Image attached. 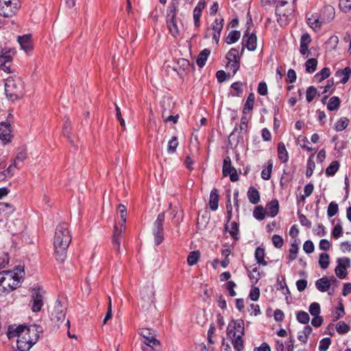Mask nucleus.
Instances as JSON below:
<instances>
[{"mask_svg":"<svg viewBox=\"0 0 351 351\" xmlns=\"http://www.w3.org/2000/svg\"><path fill=\"white\" fill-rule=\"evenodd\" d=\"M210 53V51L208 49H203L198 55L197 58L196 60V63L199 67L202 68Z\"/></svg>","mask_w":351,"mask_h":351,"instance_id":"27","label":"nucleus"},{"mask_svg":"<svg viewBox=\"0 0 351 351\" xmlns=\"http://www.w3.org/2000/svg\"><path fill=\"white\" fill-rule=\"evenodd\" d=\"M165 213L162 212L157 216L152 227V233L154 237V243L159 245L164 239L163 223L165 221Z\"/></svg>","mask_w":351,"mask_h":351,"instance_id":"7","label":"nucleus"},{"mask_svg":"<svg viewBox=\"0 0 351 351\" xmlns=\"http://www.w3.org/2000/svg\"><path fill=\"white\" fill-rule=\"evenodd\" d=\"M219 204V193L217 189L214 188L212 189L210 198H209V206L212 210H216L218 208Z\"/></svg>","mask_w":351,"mask_h":351,"instance_id":"23","label":"nucleus"},{"mask_svg":"<svg viewBox=\"0 0 351 351\" xmlns=\"http://www.w3.org/2000/svg\"><path fill=\"white\" fill-rule=\"evenodd\" d=\"M226 68L228 69H229L230 71H232V74L234 75L240 68V62H239V61H233V62L228 61L227 64H226Z\"/></svg>","mask_w":351,"mask_h":351,"instance_id":"56","label":"nucleus"},{"mask_svg":"<svg viewBox=\"0 0 351 351\" xmlns=\"http://www.w3.org/2000/svg\"><path fill=\"white\" fill-rule=\"evenodd\" d=\"M323 17L319 19L312 16L308 19V24L314 29H319L323 23H327L332 20L335 17V10L332 6L324 7L322 11Z\"/></svg>","mask_w":351,"mask_h":351,"instance_id":"5","label":"nucleus"},{"mask_svg":"<svg viewBox=\"0 0 351 351\" xmlns=\"http://www.w3.org/2000/svg\"><path fill=\"white\" fill-rule=\"evenodd\" d=\"M226 59L230 62H240L241 56L239 55V50L236 48L230 49L226 55Z\"/></svg>","mask_w":351,"mask_h":351,"instance_id":"37","label":"nucleus"},{"mask_svg":"<svg viewBox=\"0 0 351 351\" xmlns=\"http://www.w3.org/2000/svg\"><path fill=\"white\" fill-rule=\"evenodd\" d=\"M225 229L226 231H228L232 238L234 240H238L239 237L237 234L239 232V224L236 221H232L230 223V229H229V226L228 223L225 225Z\"/></svg>","mask_w":351,"mask_h":351,"instance_id":"30","label":"nucleus"},{"mask_svg":"<svg viewBox=\"0 0 351 351\" xmlns=\"http://www.w3.org/2000/svg\"><path fill=\"white\" fill-rule=\"evenodd\" d=\"M330 75V71L329 68L324 67L319 73L315 75V77L319 79V81L324 80L328 77Z\"/></svg>","mask_w":351,"mask_h":351,"instance_id":"54","label":"nucleus"},{"mask_svg":"<svg viewBox=\"0 0 351 351\" xmlns=\"http://www.w3.org/2000/svg\"><path fill=\"white\" fill-rule=\"evenodd\" d=\"M14 211V208L12 205L5 203L0 202V213H4L5 215H9Z\"/></svg>","mask_w":351,"mask_h":351,"instance_id":"46","label":"nucleus"},{"mask_svg":"<svg viewBox=\"0 0 351 351\" xmlns=\"http://www.w3.org/2000/svg\"><path fill=\"white\" fill-rule=\"evenodd\" d=\"M339 6L344 12L350 11L351 10V0H340Z\"/></svg>","mask_w":351,"mask_h":351,"instance_id":"60","label":"nucleus"},{"mask_svg":"<svg viewBox=\"0 0 351 351\" xmlns=\"http://www.w3.org/2000/svg\"><path fill=\"white\" fill-rule=\"evenodd\" d=\"M336 76L342 77L341 83L346 84L351 75V69L349 66L344 68L343 69L338 70L336 72Z\"/></svg>","mask_w":351,"mask_h":351,"instance_id":"29","label":"nucleus"},{"mask_svg":"<svg viewBox=\"0 0 351 351\" xmlns=\"http://www.w3.org/2000/svg\"><path fill=\"white\" fill-rule=\"evenodd\" d=\"M317 95V89L313 86H309L306 90V101L308 102H311L315 99V97H316Z\"/></svg>","mask_w":351,"mask_h":351,"instance_id":"51","label":"nucleus"},{"mask_svg":"<svg viewBox=\"0 0 351 351\" xmlns=\"http://www.w3.org/2000/svg\"><path fill=\"white\" fill-rule=\"evenodd\" d=\"M315 247L313 243L310 241H306L303 245V250L306 254H311L314 251Z\"/></svg>","mask_w":351,"mask_h":351,"instance_id":"63","label":"nucleus"},{"mask_svg":"<svg viewBox=\"0 0 351 351\" xmlns=\"http://www.w3.org/2000/svg\"><path fill=\"white\" fill-rule=\"evenodd\" d=\"M231 88L235 91V93L232 94L233 95L239 96L243 93L242 83L240 82H234L231 85Z\"/></svg>","mask_w":351,"mask_h":351,"instance_id":"61","label":"nucleus"},{"mask_svg":"<svg viewBox=\"0 0 351 351\" xmlns=\"http://www.w3.org/2000/svg\"><path fill=\"white\" fill-rule=\"evenodd\" d=\"M62 133L65 136H66L68 140L73 145V141L71 139V121L68 117L65 118L63 128H62Z\"/></svg>","mask_w":351,"mask_h":351,"instance_id":"34","label":"nucleus"},{"mask_svg":"<svg viewBox=\"0 0 351 351\" xmlns=\"http://www.w3.org/2000/svg\"><path fill=\"white\" fill-rule=\"evenodd\" d=\"M223 19H216L215 21V25H213V30L214 31L213 33H221L222 29H223Z\"/></svg>","mask_w":351,"mask_h":351,"instance_id":"59","label":"nucleus"},{"mask_svg":"<svg viewBox=\"0 0 351 351\" xmlns=\"http://www.w3.org/2000/svg\"><path fill=\"white\" fill-rule=\"evenodd\" d=\"M15 52L13 50H3L0 54V70L11 73V63Z\"/></svg>","mask_w":351,"mask_h":351,"instance_id":"10","label":"nucleus"},{"mask_svg":"<svg viewBox=\"0 0 351 351\" xmlns=\"http://www.w3.org/2000/svg\"><path fill=\"white\" fill-rule=\"evenodd\" d=\"M336 330L339 334L343 335L350 330V326L344 322H339L336 325Z\"/></svg>","mask_w":351,"mask_h":351,"instance_id":"49","label":"nucleus"},{"mask_svg":"<svg viewBox=\"0 0 351 351\" xmlns=\"http://www.w3.org/2000/svg\"><path fill=\"white\" fill-rule=\"evenodd\" d=\"M266 215L274 217L279 212V203L277 199H273L267 203L265 206Z\"/></svg>","mask_w":351,"mask_h":351,"instance_id":"20","label":"nucleus"},{"mask_svg":"<svg viewBox=\"0 0 351 351\" xmlns=\"http://www.w3.org/2000/svg\"><path fill=\"white\" fill-rule=\"evenodd\" d=\"M18 42L20 44L22 49H23L26 53H28L32 50L31 35L19 36Z\"/></svg>","mask_w":351,"mask_h":351,"instance_id":"21","label":"nucleus"},{"mask_svg":"<svg viewBox=\"0 0 351 351\" xmlns=\"http://www.w3.org/2000/svg\"><path fill=\"white\" fill-rule=\"evenodd\" d=\"M200 254L199 251H193L189 253L187 257V263L189 265L193 266L197 263L199 259Z\"/></svg>","mask_w":351,"mask_h":351,"instance_id":"41","label":"nucleus"},{"mask_svg":"<svg viewBox=\"0 0 351 351\" xmlns=\"http://www.w3.org/2000/svg\"><path fill=\"white\" fill-rule=\"evenodd\" d=\"M7 336L9 339L17 337V348L20 351H28L36 343V337L31 338L24 330L23 325L9 326Z\"/></svg>","mask_w":351,"mask_h":351,"instance_id":"3","label":"nucleus"},{"mask_svg":"<svg viewBox=\"0 0 351 351\" xmlns=\"http://www.w3.org/2000/svg\"><path fill=\"white\" fill-rule=\"evenodd\" d=\"M256 40L257 38L256 34L254 33L250 34L248 29H247L243 38V45L249 51H254L256 48Z\"/></svg>","mask_w":351,"mask_h":351,"instance_id":"14","label":"nucleus"},{"mask_svg":"<svg viewBox=\"0 0 351 351\" xmlns=\"http://www.w3.org/2000/svg\"><path fill=\"white\" fill-rule=\"evenodd\" d=\"M167 23L170 33L173 36L176 37L179 33L178 27L176 23V19H169L167 21Z\"/></svg>","mask_w":351,"mask_h":351,"instance_id":"39","label":"nucleus"},{"mask_svg":"<svg viewBox=\"0 0 351 351\" xmlns=\"http://www.w3.org/2000/svg\"><path fill=\"white\" fill-rule=\"evenodd\" d=\"M179 0H171L168 9L167 15L169 19H176V14L178 11Z\"/></svg>","mask_w":351,"mask_h":351,"instance_id":"28","label":"nucleus"},{"mask_svg":"<svg viewBox=\"0 0 351 351\" xmlns=\"http://www.w3.org/2000/svg\"><path fill=\"white\" fill-rule=\"evenodd\" d=\"M255 96L254 94L251 93L249 94L247 100L244 104V107L243 109V114H246L247 112L252 110L254 107Z\"/></svg>","mask_w":351,"mask_h":351,"instance_id":"32","label":"nucleus"},{"mask_svg":"<svg viewBox=\"0 0 351 351\" xmlns=\"http://www.w3.org/2000/svg\"><path fill=\"white\" fill-rule=\"evenodd\" d=\"M273 163L271 161L268 162L267 169H264L261 172V178L265 180H268L271 178Z\"/></svg>","mask_w":351,"mask_h":351,"instance_id":"50","label":"nucleus"},{"mask_svg":"<svg viewBox=\"0 0 351 351\" xmlns=\"http://www.w3.org/2000/svg\"><path fill=\"white\" fill-rule=\"evenodd\" d=\"M340 106V99L338 97H332L328 103L327 108L328 110L333 111L337 110Z\"/></svg>","mask_w":351,"mask_h":351,"instance_id":"40","label":"nucleus"},{"mask_svg":"<svg viewBox=\"0 0 351 351\" xmlns=\"http://www.w3.org/2000/svg\"><path fill=\"white\" fill-rule=\"evenodd\" d=\"M51 319L54 322H63L65 319V313L63 311L60 302H57L51 313Z\"/></svg>","mask_w":351,"mask_h":351,"instance_id":"16","label":"nucleus"},{"mask_svg":"<svg viewBox=\"0 0 351 351\" xmlns=\"http://www.w3.org/2000/svg\"><path fill=\"white\" fill-rule=\"evenodd\" d=\"M317 60L315 58H310L305 63L306 71L312 73L316 70Z\"/></svg>","mask_w":351,"mask_h":351,"instance_id":"43","label":"nucleus"},{"mask_svg":"<svg viewBox=\"0 0 351 351\" xmlns=\"http://www.w3.org/2000/svg\"><path fill=\"white\" fill-rule=\"evenodd\" d=\"M330 256L327 253H322L319 254V265L323 269L328 268L329 265Z\"/></svg>","mask_w":351,"mask_h":351,"instance_id":"44","label":"nucleus"},{"mask_svg":"<svg viewBox=\"0 0 351 351\" xmlns=\"http://www.w3.org/2000/svg\"><path fill=\"white\" fill-rule=\"evenodd\" d=\"M255 258L256 262L259 265H262L263 266H266L267 265V262L265 261V250L263 248L261 247H258L255 251Z\"/></svg>","mask_w":351,"mask_h":351,"instance_id":"31","label":"nucleus"},{"mask_svg":"<svg viewBox=\"0 0 351 351\" xmlns=\"http://www.w3.org/2000/svg\"><path fill=\"white\" fill-rule=\"evenodd\" d=\"M315 286L319 291L326 292L330 287V280L326 277L321 278L315 282Z\"/></svg>","mask_w":351,"mask_h":351,"instance_id":"24","label":"nucleus"},{"mask_svg":"<svg viewBox=\"0 0 351 351\" xmlns=\"http://www.w3.org/2000/svg\"><path fill=\"white\" fill-rule=\"evenodd\" d=\"M349 120L346 118H341L335 124V130L338 132L343 131L348 125Z\"/></svg>","mask_w":351,"mask_h":351,"instance_id":"52","label":"nucleus"},{"mask_svg":"<svg viewBox=\"0 0 351 351\" xmlns=\"http://www.w3.org/2000/svg\"><path fill=\"white\" fill-rule=\"evenodd\" d=\"M309 313L313 316L319 315L320 305L317 302H313L309 306Z\"/></svg>","mask_w":351,"mask_h":351,"instance_id":"57","label":"nucleus"},{"mask_svg":"<svg viewBox=\"0 0 351 351\" xmlns=\"http://www.w3.org/2000/svg\"><path fill=\"white\" fill-rule=\"evenodd\" d=\"M32 310L33 312L37 313L40 311L44 302V295L45 291L41 287L32 288Z\"/></svg>","mask_w":351,"mask_h":351,"instance_id":"9","label":"nucleus"},{"mask_svg":"<svg viewBox=\"0 0 351 351\" xmlns=\"http://www.w3.org/2000/svg\"><path fill=\"white\" fill-rule=\"evenodd\" d=\"M24 330L27 332V335H29L31 338L36 339V341L40 337V334L43 333V328L38 324H33L31 326L23 325Z\"/></svg>","mask_w":351,"mask_h":351,"instance_id":"19","label":"nucleus"},{"mask_svg":"<svg viewBox=\"0 0 351 351\" xmlns=\"http://www.w3.org/2000/svg\"><path fill=\"white\" fill-rule=\"evenodd\" d=\"M5 93L6 97L14 101L21 99L24 95V82L19 77H10L5 83Z\"/></svg>","mask_w":351,"mask_h":351,"instance_id":"4","label":"nucleus"},{"mask_svg":"<svg viewBox=\"0 0 351 351\" xmlns=\"http://www.w3.org/2000/svg\"><path fill=\"white\" fill-rule=\"evenodd\" d=\"M142 300L147 303H152L154 299V289L153 285L144 287L141 291Z\"/></svg>","mask_w":351,"mask_h":351,"instance_id":"17","label":"nucleus"},{"mask_svg":"<svg viewBox=\"0 0 351 351\" xmlns=\"http://www.w3.org/2000/svg\"><path fill=\"white\" fill-rule=\"evenodd\" d=\"M247 197L250 203L256 204L260 201V193L254 186H250L247 191Z\"/></svg>","mask_w":351,"mask_h":351,"instance_id":"25","label":"nucleus"},{"mask_svg":"<svg viewBox=\"0 0 351 351\" xmlns=\"http://www.w3.org/2000/svg\"><path fill=\"white\" fill-rule=\"evenodd\" d=\"M71 234L66 223L58 224L53 239L54 252L58 261L63 263L66 258V251L71 241Z\"/></svg>","mask_w":351,"mask_h":351,"instance_id":"1","label":"nucleus"},{"mask_svg":"<svg viewBox=\"0 0 351 351\" xmlns=\"http://www.w3.org/2000/svg\"><path fill=\"white\" fill-rule=\"evenodd\" d=\"M296 318L298 322L307 324L309 322L310 317L308 314L303 311H298L296 315Z\"/></svg>","mask_w":351,"mask_h":351,"instance_id":"47","label":"nucleus"},{"mask_svg":"<svg viewBox=\"0 0 351 351\" xmlns=\"http://www.w3.org/2000/svg\"><path fill=\"white\" fill-rule=\"evenodd\" d=\"M138 334L141 336L143 343L151 349L156 350V348L160 346L159 341L156 338L154 330L149 328H141Z\"/></svg>","mask_w":351,"mask_h":351,"instance_id":"8","label":"nucleus"},{"mask_svg":"<svg viewBox=\"0 0 351 351\" xmlns=\"http://www.w3.org/2000/svg\"><path fill=\"white\" fill-rule=\"evenodd\" d=\"M331 344V339L329 337L322 339L319 345V351H326Z\"/></svg>","mask_w":351,"mask_h":351,"instance_id":"55","label":"nucleus"},{"mask_svg":"<svg viewBox=\"0 0 351 351\" xmlns=\"http://www.w3.org/2000/svg\"><path fill=\"white\" fill-rule=\"evenodd\" d=\"M339 210V206L335 202H331L327 209V215L328 217H332L335 216Z\"/></svg>","mask_w":351,"mask_h":351,"instance_id":"48","label":"nucleus"},{"mask_svg":"<svg viewBox=\"0 0 351 351\" xmlns=\"http://www.w3.org/2000/svg\"><path fill=\"white\" fill-rule=\"evenodd\" d=\"M178 141L176 136H173L168 142L167 152L169 154H173L176 152L178 146Z\"/></svg>","mask_w":351,"mask_h":351,"instance_id":"45","label":"nucleus"},{"mask_svg":"<svg viewBox=\"0 0 351 351\" xmlns=\"http://www.w3.org/2000/svg\"><path fill=\"white\" fill-rule=\"evenodd\" d=\"M272 243L276 248H281L283 245L284 241L281 236L278 234L273 235L272 238Z\"/></svg>","mask_w":351,"mask_h":351,"instance_id":"58","label":"nucleus"},{"mask_svg":"<svg viewBox=\"0 0 351 351\" xmlns=\"http://www.w3.org/2000/svg\"><path fill=\"white\" fill-rule=\"evenodd\" d=\"M240 36L241 33L239 31L232 30L228 34L226 42L229 45L235 43L240 38Z\"/></svg>","mask_w":351,"mask_h":351,"instance_id":"36","label":"nucleus"},{"mask_svg":"<svg viewBox=\"0 0 351 351\" xmlns=\"http://www.w3.org/2000/svg\"><path fill=\"white\" fill-rule=\"evenodd\" d=\"M124 227L123 228H119L117 226H114V232L112 238V243L114 248L117 252H120V239L121 236L123 232L125 231Z\"/></svg>","mask_w":351,"mask_h":351,"instance_id":"18","label":"nucleus"},{"mask_svg":"<svg viewBox=\"0 0 351 351\" xmlns=\"http://www.w3.org/2000/svg\"><path fill=\"white\" fill-rule=\"evenodd\" d=\"M117 211L119 213L120 217L121 219V223H120L119 228H125V223H126V217H127V209L126 207L123 204H119L117 206Z\"/></svg>","mask_w":351,"mask_h":351,"instance_id":"33","label":"nucleus"},{"mask_svg":"<svg viewBox=\"0 0 351 351\" xmlns=\"http://www.w3.org/2000/svg\"><path fill=\"white\" fill-rule=\"evenodd\" d=\"M25 275L23 267L19 266L16 271H3L0 273V295L8 293L19 287Z\"/></svg>","mask_w":351,"mask_h":351,"instance_id":"2","label":"nucleus"},{"mask_svg":"<svg viewBox=\"0 0 351 351\" xmlns=\"http://www.w3.org/2000/svg\"><path fill=\"white\" fill-rule=\"evenodd\" d=\"M335 316L333 319L334 321H336L344 316V315H345L344 306L341 302H339V306L335 308Z\"/></svg>","mask_w":351,"mask_h":351,"instance_id":"53","label":"nucleus"},{"mask_svg":"<svg viewBox=\"0 0 351 351\" xmlns=\"http://www.w3.org/2000/svg\"><path fill=\"white\" fill-rule=\"evenodd\" d=\"M337 263L335 269L336 276L340 279H345L348 275L347 269L350 267V259L348 257L339 258Z\"/></svg>","mask_w":351,"mask_h":351,"instance_id":"11","label":"nucleus"},{"mask_svg":"<svg viewBox=\"0 0 351 351\" xmlns=\"http://www.w3.org/2000/svg\"><path fill=\"white\" fill-rule=\"evenodd\" d=\"M12 136L11 134L10 124L5 122L0 123V139L6 144L10 142Z\"/></svg>","mask_w":351,"mask_h":351,"instance_id":"15","label":"nucleus"},{"mask_svg":"<svg viewBox=\"0 0 351 351\" xmlns=\"http://www.w3.org/2000/svg\"><path fill=\"white\" fill-rule=\"evenodd\" d=\"M231 324H229L227 328V335L230 337L232 336V343L237 351H241L243 349V340L241 335H236V331L230 330Z\"/></svg>","mask_w":351,"mask_h":351,"instance_id":"13","label":"nucleus"},{"mask_svg":"<svg viewBox=\"0 0 351 351\" xmlns=\"http://www.w3.org/2000/svg\"><path fill=\"white\" fill-rule=\"evenodd\" d=\"M231 164L230 158L229 156L226 157L223 162V176H227L229 175L230 180L236 182L239 180V176L235 168L232 167Z\"/></svg>","mask_w":351,"mask_h":351,"instance_id":"12","label":"nucleus"},{"mask_svg":"<svg viewBox=\"0 0 351 351\" xmlns=\"http://www.w3.org/2000/svg\"><path fill=\"white\" fill-rule=\"evenodd\" d=\"M339 162L337 160L332 161L326 169V174L327 176H333L339 169Z\"/></svg>","mask_w":351,"mask_h":351,"instance_id":"35","label":"nucleus"},{"mask_svg":"<svg viewBox=\"0 0 351 351\" xmlns=\"http://www.w3.org/2000/svg\"><path fill=\"white\" fill-rule=\"evenodd\" d=\"M230 324H231L230 330H234V331H236V335H244L245 328L244 322L243 319H233Z\"/></svg>","mask_w":351,"mask_h":351,"instance_id":"22","label":"nucleus"},{"mask_svg":"<svg viewBox=\"0 0 351 351\" xmlns=\"http://www.w3.org/2000/svg\"><path fill=\"white\" fill-rule=\"evenodd\" d=\"M298 218L302 226H305L308 228H311V221L308 220L304 215L299 213Z\"/></svg>","mask_w":351,"mask_h":351,"instance_id":"62","label":"nucleus"},{"mask_svg":"<svg viewBox=\"0 0 351 351\" xmlns=\"http://www.w3.org/2000/svg\"><path fill=\"white\" fill-rule=\"evenodd\" d=\"M21 7L20 0H0V16L9 18L14 16Z\"/></svg>","mask_w":351,"mask_h":351,"instance_id":"6","label":"nucleus"},{"mask_svg":"<svg viewBox=\"0 0 351 351\" xmlns=\"http://www.w3.org/2000/svg\"><path fill=\"white\" fill-rule=\"evenodd\" d=\"M247 123H248V119H247V117L245 115H243L241 119V124L239 126V130H240L241 132H247V128H248Z\"/></svg>","mask_w":351,"mask_h":351,"instance_id":"64","label":"nucleus"},{"mask_svg":"<svg viewBox=\"0 0 351 351\" xmlns=\"http://www.w3.org/2000/svg\"><path fill=\"white\" fill-rule=\"evenodd\" d=\"M278 157L283 163L287 162L289 160L288 152L284 143L282 142H280L278 145Z\"/></svg>","mask_w":351,"mask_h":351,"instance_id":"26","label":"nucleus"},{"mask_svg":"<svg viewBox=\"0 0 351 351\" xmlns=\"http://www.w3.org/2000/svg\"><path fill=\"white\" fill-rule=\"evenodd\" d=\"M312 332V328L309 325H306L304 326L303 330L301 334L298 335V339L303 343H306L308 340V337L310 334Z\"/></svg>","mask_w":351,"mask_h":351,"instance_id":"38","label":"nucleus"},{"mask_svg":"<svg viewBox=\"0 0 351 351\" xmlns=\"http://www.w3.org/2000/svg\"><path fill=\"white\" fill-rule=\"evenodd\" d=\"M266 211L262 206H256L253 211L254 217L259 221L264 219Z\"/></svg>","mask_w":351,"mask_h":351,"instance_id":"42","label":"nucleus"}]
</instances>
